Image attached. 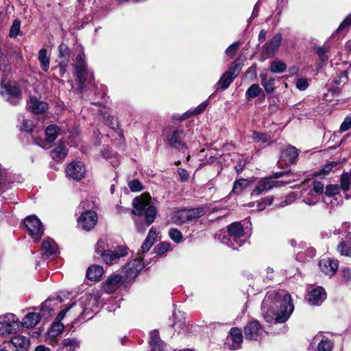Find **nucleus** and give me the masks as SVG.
<instances>
[{
	"instance_id": "f03ea898",
	"label": "nucleus",
	"mask_w": 351,
	"mask_h": 351,
	"mask_svg": "<svg viewBox=\"0 0 351 351\" xmlns=\"http://www.w3.org/2000/svg\"><path fill=\"white\" fill-rule=\"evenodd\" d=\"M73 66L74 75L81 91L93 84V73L87 68L84 52L81 51L77 55Z\"/></svg>"
},
{
	"instance_id": "dca6fc26",
	"label": "nucleus",
	"mask_w": 351,
	"mask_h": 351,
	"mask_svg": "<svg viewBox=\"0 0 351 351\" xmlns=\"http://www.w3.org/2000/svg\"><path fill=\"white\" fill-rule=\"evenodd\" d=\"M143 267L142 257L130 261L124 267L126 278L128 280L134 279L138 276L139 271L143 269Z\"/></svg>"
},
{
	"instance_id": "603ef678",
	"label": "nucleus",
	"mask_w": 351,
	"mask_h": 351,
	"mask_svg": "<svg viewBox=\"0 0 351 351\" xmlns=\"http://www.w3.org/2000/svg\"><path fill=\"white\" fill-rule=\"evenodd\" d=\"M340 187L338 184H330L326 188L325 194L328 196L335 195L339 193Z\"/></svg>"
},
{
	"instance_id": "69168bd1",
	"label": "nucleus",
	"mask_w": 351,
	"mask_h": 351,
	"mask_svg": "<svg viewBox=\"0 0 351 351\" xmlns=\"http://www.w3.org/2000/svg\"><path fill=\"white\" fill-rule=\"evenodd\" d=\"M351 24V16H348L344 21L340 24L338 29H343L348 27Z\"/></svg>"
},
{
	"instance_id": "5fc2aeb1",
	"label": "nucleus",
	"mask_w": 351,
	"mask_h": 351,
	"mask_svg": "<svg viewBox=\"0 0 351 351\" xmlns=\"http://www.w3.org/2000/svg\"><path fill=\"white\" fill-rule=\"evenodd\" d=\"M128 186L133 192H138L143 189L142 184L138 180H133L130 181Z\"/></svg>"
},
{
	"instance_id": "9d476101",
	"label": "nucleus",
	"mask_w": 351,
	"mask_h": 351,
	"mask_svg": "<svg viewBox=\"0 0 351 351\" xmlns=\"http://www.w3.org/2000/svg\"><path fill=\"white\" fill-rule=\"evenodd\" d=\"M25 226L32 239L38 241L44 233V228L40 219L34 216L27 217L24 220Z\"/></svg>"
},
{
	"instance_id": "a19ab883",
	"label": "nucleus",
	"mask_w": 351,
	"mask_h": 351,
	"mask_svg": "<svg viewBox=\"0 0 351 351\" xmlns=\"http://www.w3.org/2000/svg\"><path fill=\"white\" fill-rule=\"evenodd\" d=\"M337 249L341 255L351 257V243H339Z\"/></svg>"
},
{
	"instance_id": "4468645a",
	"label": "nucleus",
	"mask_w": 351,
	"mask_h": 351,
	"mask_svg": "<svg viewBox=\"0 0 351 351\" xmlns=\"http://www.w3.org/2000/svg\"><path fill=\"white\" fill-rule=\"evenodd\" d=\"M86 172V167L80 161L71 162L66 169V176L75 180H82L84 178Z\"/></svg>"
},
{
	"instance_id": "774afa93",
	"label": "nucleus",
	"mask_w": 351,
	"mask_h": 351,
	"mask_svg": "<svg viewBox=\"0 0 351 351\" xmlns=\"http://www.w3.org/2000/svg\"><path fill=\"white\" fill-rule=\"evenodd\" d=\"M178 174L180 176V178L182 181L186 180L189 178V173L185 169H178Z\"/></svg>"
},
{
	"instance_id": "b1692460",
	"label": "nucleus",
	"mask_w": 351,
	"mask_h": 351,
	"mask_svg": "<svg viewBox=\"0 0 351 351\" xmlns=\"http://www.w3.org/2000/svg\"><path fill=\"white\" fill-rule=\"evenodd\" d=\"M8 343L12 344L15 350H27L30 344L29 339L22 335L14 337Z\"/></svg>"
},
{
	"instance_id": "bf43d9fd",
	"label": "nucleus",
	"mask_w": 351,
	"mask_h": 351,
	"mask_svg": "<svg viewBox=\"0 0 351 351\" xmlns=\"http://www.w3.org/2000/svg\"><path fill=\"white\" fill-rule=\"evenodd\" d=\"M347 80V75L346 73H341L339 76L332 80V83L335 85H339L341 83H345Z\"/></svg>"
},
{
	"instance_id": "f3484780",
	"label": "nucleus",
	"mask_w": 351,
	"mask_h": 351,
	"mask_svg": "<svg viewBox=\"0 0 351 351\" xmlns=\"http://www.w3.org/2000/svg\"><path fill=\"white\" fill-rule=\"evenodd\" d=\"M321 271L329 277L333 276L339 267V261L331 258H325L319 261Z\"/></svg>"
},
{
	"instance_id": "f8f14e48",
	"label": "nucleus",
	"mask_w": 351,
	"mask_h": 351,
	"mask_svg": "<svg viewBox=\"0 0 351 351\" xmlns=\"http://www.w3.org/2000/svg\"><path fill=\"white\" fill-rule=\"evenodd\" d=\"M1 95L13 105H16L21 99V91L19 87L12 83H1Z\"/></svg>"
},
{
	"instance_id": "680f3d73",
	"label": "nucleus",
	"mask_w": 351,
	"mask_h": 351,
	"mask_svg": "<svg viewBox=\"0 0 351 351\" xmlns=\"http://www.w3.org/2000/svg\"><path fill=\"white\" fill-rule=\"evenodd\" d=\"M246 163V160L243 159H241L237 162V164L235 165L234 168L238 173H240L243 170Z\"/></svg>"
},
{
	"instance_id": "13d9d810",
	"label": "nucleus",
	"mask_w": 351,
	"mask_h": 351,
	"mask_svg": "<svg viewBox=\"0 0 351 351\" xmlns=\"http://www.w3.org/2000/svg\"><path fill=\"white\" fill-rule=\"evenodd\" d=\"M157 239H160V237L154 228H151L145 241H156Z\"/></svg>"
},
{
	"instance_id": "0e129e2a",
	"label": "nucleus",
	"mask_w": 351,
	"mask_h": 351,
	"mask_svg": "<svg viewBox=\"0 0 351 351\" xmlns=\"http://www.w3.org/2000/svg\"><path fill=\"white\" fill-rule=\"evenodd\" d=\"M67 65L68 62H66L65 60L59 62V70L61 76H64V73L66 72Z\"/></svg>"
},
{
	"instance_id": "bb28decb",
	"label": "nucleus",
	"mask_w": 351,
	"mask_h": 351,
	"mask_svg": "<svg viewBox=\"0 0 351 351\" xmlns=\"http://www.w3.org/2000/svg\"><path fill=\"white\" fill-rule=\"evenodd\" d=\"M40 319V316L36 313H29L23 319L21 325L27 328L34 327Z\"/></svg>"
},
{
	"instance_id": "49530a36",
	"label": "nucleus",
	"mask_w": 351,
	"mask_h": 351,
	"mask_svg": "<svg viewBox=\"0 0 351 351\" xmlns=\"http://www.w3.org/2000/svg\"><path fill=\"white\" fill-rule=\"evenodd\" d=\"M208 105V101H203L197 107H196L195 109H193L192 110H189L186 112V114H189L187 117L191 116V115L201 114L202 112H203L204 111V110L206 108Z\"/></svg>"
},
{
	"instance_id": "09e8293b",
	"label": "nucleus",
	"mask_w": 351,
	"mask_h": 351,
	"mask_svg": "<svg viewBox=\"0 0 351 351\" xmlns=\"http://www.w3.org/2000/svg\"><path fill=\"white\" fill-rule=\"evenodd\" d=\"M169 236L173 241H180L182 239L181 232L177 228H171L169 230Z\"/></svg>"
},
{
	"instance_id": "a211bd4d",
	"label": "nucleus",
	"mask_w": 351,
	"mask_h": 351,
	"mask_svg": "<svg viewBox=\"0 0 351 351\" xmlns=\"http://www.w3.org/2000/svg\"><path fill=\"white\" fill-rule=\"evenodd\" d=\"M184 133L182 130H177L173 131L167 136V141L169 145L178 149H186V145L183 142Z\"/></svg>"
},
{
	"instance_id": "72a5a7b5",
	"label": "nucleus",
	"mask_w": 351,
	"mask_h": 351,
	"mask_svg": "<svg viewBox=\"0 0 351 351\" xmlns=\"http://www.w3.org/2000/svg\"><path fill=\"white\" fill-rule=\"evenodd\" d=\"M38 60L41 69L45 72L47 71L50 66V58L46 49L43 48L38 51Z\"/></svg>"
},
{
	"instance_id": "a18cd8bd",
	"label": "nucleus",
	"mask_w": 351,
	"mask_h": 351,
	"mask_svg": "<svg viewBox=\"0 0 351 351\" xmlns=\"http://www.w3.org/2000/svg\"><path fill=\"white\" fill-rule=\"evenodd\" d=\"M21 32V22L19 20H14L10 29L9 36L11 38H16Z\"/></svg>"
},
{
	"instance_id": "e2e57ef3",
	"label": "nucleus",
	"mask_w": 351,
	"mask_h": 351,
	"mask_svg": "<svg viewBox=\"0 0 351 351\" xmlns=\"http://www.w3.org/2000/svg\"><path fill=\"white\" fill-rule=\"evenodd\" d=\"M295 197L296 195L294 193H291L286 197L283 204H280V206H284L285 205L291 204L295 199Z\"/></svg>"
},
{
	"instance_id": "393cba45",
	"label": "nucleus",
	"mask_w": 351,
	"mask_h": 351,
	"mask_svg": "<svg viewBox=\"0 0 351 351\" xmlns=\"http://www.w3.org/2000/svg\"><path fill=\"white\" fill-rule=\"evenodd\" d=\"M350 183L351 175L348 172L343 173L341 177L339 187L343 190L344 197L346 199L351 197Z\"/></svg>"
},
{
	"instance_id": "2eb2a0df",
	"label": "nucleus",
	"mask_w": 351,
	"mask_h": 351,
	"mask_svg": "<svg viewBox=\"0 0 351 351\" xmlns=\"http://www.w3.org/2000/svg\"><path fill=\"white\" fill-rule=\"evenodd\" d=\"M282 42L281 34H275L273 38L262 47V53L266 58L272 57L279 49Z\"/></svg>"
},
{
	"instance_id": "37998d69",
	"label": "nucleus",
	"mask_w": 351,
	"mask_h": 351,
	"mask_svg": "<svg viewBox=\"0 0 351 351\" xmlns=\"http://www.w3.org/2000/svg\"><path fill=\"white\" fill-rule=\"evenodd\" d=\"M261 92V88L258 84H252L246 91V97L247 98H254L257 97Z\"/></svg>"
},
{
	"instance_id": "e433bc0d",
	"label": "nucleus",
	"mask_w": 351,
	"mask_h": 351,
	"mask_svg": "<svg viewBox=\"0 0 351 351\" xmlns=\"http://www.w3.org/2000/svg\"><path fill=\"white\" fill-rule=\"evenodd\" d=\"M230 337L234 343L239 346L243 341L241 330L238 328H232L230 332Z\"/></svg>"
},
{
	"instance_id": "0eeeda50",
	"label": "nucleus",
	"mask_w": 351,
	"mask_h": 351,
	"mask_svg": "<svg viewBox=\"0 0 351 351\" xmlns=\"http://www.w3.org/2000/svg\"><path fill=\"white\" fill-rule=\"evenodd\" d=\"M76 303L71 304L69 307L61 311L57 315L55 321L52 323L50 329L48 331V341L49 343L53 346L57 343L56 337H58L64 330V325L61 323V321L65 316V314L69 308L75 306Z\"/></svg>"
},
{
	"instance_id": "2f4dec72",
	"label": "nucleus",
	"mask_w": 351,
	"mask_h": 351,
	"mask_svg": "<svg viewBox=\"0 0 351 351\" xmlns=\"http://www.w3.org/2000/svg\"><path fill=\"white\" fill-rule=\"evenodd\" d=\"M260 78L261 85L263 86L265 92L267 93H272L275 89V79L274 77H268L266 73H261Z\"/></svg>"
},
{
	"instance_id": "79ce46f5",
	"label": "nucleus",
	"mask_w": 351,
	"mask_h": 351,
	"mask_svg": "<svg viewBox=\"0 0 351 351\" xmlns=\"http://www.w3.org/2000/svg\"><path fill=\"white\" fill-rule=\"evenodd\" d=\"M333 347L332 343L328 339H322L318 343V351H331Z\"/></svg>"
},
{
	"instance_id": "6e6d98bb",
	"label": "nucleus",
	"mask_w": 351,
	"mask_h": 351,
	"mask_svg": "<svg viewBox=\"0 0 351 351\" xmlns=\"http://www.w3.org/2000/svg\"><path fill=\"white\" fill-rule=\"evenodd\" d=\"M239 45L240 43L239 42L234 43L226 49V53L230 57H233L237 51Z\"/></svg>"
},
{
	"instance_id": "ddd939ff",
	"label": "nucleus",
	"mask_w": 351,
	"mask_h": 351,
	"mask_svg": "<svg viewBox=\"0 0 351 351\" xmlns=\"http://www.w3.org/2000/svg\"><path fill=\"white\" fill-rule=\"evenodd\" d=\"M264 332L263 328L256 320L249 322L244 328L245 337L249 340H258Z\"/></svg>"
},
{
	"instance_id": "f704fd0d",
	"label": "nucleus",
	"mask_w": 351,
	"mask_h": 351,
	"mask_svg": "<svg viewBox=\"0 0 351 351\" xmlns=\"http://www.w3.org/2000/svg\"><path fill=\"white\" fill-rule=\"evenodd\" d=\"M60 132V128L55 125H49L45 130L46 140L48 143L53 142Z\"/></svg>"
},
{
	"instance_id": "c03bdc74",
	"label": "nucleus",
	"mask_w": 351,
	"mask_h": 351,
	"mask_svg": "<svg viewBox=\"0 0 351 351\" xmlns=\"http://www.w3.org/2000/svg\"><path fill=\"white\" fill-rule=\"evenodd\" d=\"M336 165L337 164L333 162L326 164L322 167V169L320 171L315 172L314 175L315 176H325L328 175L331 171L332 168Z\"/></svg>"
},
{
	"instance_id": "aec40b11",
	"label": "nucleus",
	"mask_w": 351,
	"mask_h": 351,
	"mask_svg": "<svg viewBox=\"0 0 351 351\" xmlns=\"http://www.w3.org/2000/svg\"><path fill=\"white\" fill-rule=\"evenodd\" d=\"M298 156V149L293 146H289L284 149L280 156V161L287 165H291L296 162Z\"/></svg>"
},
{
	"instance_id": "4be33fe9",
	"label": "nucleus",
	"mask_w": 351,
	"mask_h": 351,
	"mask_svg": "<svg viewBox=\"0 0 351 351\" xmlns=\"http://www.w3.org/2000/svg\"><path fill=\"white\" fill-rule=\"evenodd\" d=\"M29 110L34 114H42L48 109V104L43 101H40L36 97H30L27 104Z\"/></svg>"
},
{
	"instance_id": "c85d7f7f",
	"label": "nucleus",
	"mask_w": 351,
	"mask_h": 351,
	"mask_svg": "<svg viewBox=\"0 0 351 351\" xmlns=\"http://www.w3.org/2000/svg\"><path fill=\"white\" fill-rule=\"evenodd\" d=\"M237 74L234 70L225 72L219 80L218 84L223 90L226 89L236 77Z\"/></svg>"
},
{
	"instance_id": "423d86ee",
	"label": "nucleus",
	"mask_w": 351,
	"mask_h": 351,
	"mask_svg": "<svg viewBox=\"0 0 351 351\" xmlns=\"http://www.w3.org/2000/svg\"><path fill=\"white\" fill-rule=\"evenodd\" d=\"M287 174L286 172H280V173H276L274 175V177H269V178H265L261 179L258 184L256 185V188L253 190L252 195H259L261 193L266 192L274 187H278L281 186H284L289 183L288 181H278L275 180L274 179L278 178L283 175Z\"/></svg>"
},
{
	"instance_id": "39448f33",
	"label": "nucleus",
	"mask_w": 351,
	"mask_h": 351,
	"mask_svg": "<svg viewBox=\"0 0 351 351\" xmlns=\"http://www.w3.org/2000/svg\"><path fill=\"white\" fill-rule=\"evenodd\" d=\"M95 252L108 265H112L119 262V260L127 256L129 248L125 245L117 246L114 250H103L99 245L95 248Z\"/></svg>"
},
{
	"instance_id": "4d7b16f0",
	"label": "nucleus",
	"mask_w": 351,
	"mask_h": 351,
	"mask_svg": "<svg viewBox=\"0 0 351 351\" xmlns=\"http://www.w3.org/2000/svg\"><path fill=\"white\" fill-rule=\"evenodd\" d=\"M351 129V117H347L340 125L339 132H343Z\"/></svg>"
},
{
	"instance_id": "20e7f679",
	"label": "nucleus",
	"mask_w": 351,
	"mask_h": 351,
	"mask_svg": "<svg viewBox=\"0 0 351 351\" xmlns=\"http://www.w3.org/2000/svg\"><path fill=\"white\" fill-rule=\"evenodd\" d=\"M324 184L319 181H305L302 185L300 191L303 202L309 205H315L324 191Z\"/></svg>"
},
{
	"instance_id": "f257e3e1",
	"label": "nucleus",
	"mask_w": 351,
	"mask_h": 351,
	"mask_svg": "<svg viewBox=\"0 0 351 351\" xmlns=\"http://www.w3.org/2000/svg\"><path fill=\"white\" fill-rule=\"evenodd\" d=\"M294 310L291 295L285 290L270 291L262 302V312L268 323H284Z\"/></svg>"
},
{
	"instance_id": "1a4fd4ad",
	"label": "nucleus",
	"mask_w": 351,
	"mask_h": 351,
	"mask_svg": "<svg viewBox=\"0 0 351 351\" xmlns=\"http://www.w3.org/2000/svg\"><path fill=\"white\" fill-rule=\"evenodd\" d=\"M204 214L205 209L203 207L192 209H182L175 213L173 220L177 223L182 224L195 221Z\"/></svg>"
},
{
	"instance_id": "7c9ffc66",
	"label": "nucleus",
	"mask_w": 351,
	"mask_h": 351,
	"mask_svg": "<svg viewBox=\"0 0 351 351\" xmlns=\"http://www.w3.org/2000/svg\"><path fill=\"white\" fill-rule=\"evenodd\" d=\"M62 348L57 351H74L80 347V342L75 338L64 339L62 342Z\"/></svg>"
},
{
	"instance_id": "8fccbe9b",
	"label": "nucleus",
	"mask_w": 351,
	"mask_h": 351,
	"mask_svg": "<svg viewBox=\"0 0 351 351\" xmlns=\"http://www.w3.org/2000/svg\"><path fill=\"white\" fill-rule=\"evenodd\" d=\"M169 243H159L158 245L155 247L154 252L158 255H161L169 250Z\"/></svg>"
},
{
	"instance_id": "a878e982",
	"label": "nucleus",
	"mask_w": 351,
	"mask_h": 351,
	"mask_svg": "<svg viewBox=\"0 0 351 351\" xmlns=\"http://www.w3.org/2000/svg\"><path fill=\"white\" fill-rule=\"evenodd\" d=\"M58 252V247L56 243H43L41 253L43 258H48Z\"/></svg>"
},
{
	"instance_id": "58836bf2",
	"label": "nucleus",
	"mask_w": 351,
	"mask_h": 351,
	"mask_svg": "<svg viewBox=\"0 0 351 351\" xmlns=\"http://www.w3.org/2000/svg\"><path fill=\"white\" fill-rule=\"evenodd\" d=\"M59 56L58 58L60 61H66V62H69V59L70 56L69 48L68 46L64 43L60 45L58 47Z\"/></svg>"
},
{
	"instance_id": "864d4df0",
	"label": "nucleus",
	"mask_w": 351,
	"mask_h": 351,
	"mask_svg": "<svg viewBox=\"0 0 351 351\" xmlns=\"http://www.w3.org/2000/svg\"><path fill=\"white\" fill-rule=\"evenodd\" d=\"M308 80L304 77L298 78L295 82V86L300 90H304L308 87Z\"/></svg>"
},
{
	"instance_id": "338daca9",
	"label": "nucleus",
	"mask_w": 351,
	"mask_h": 351,
	"mask_svg": "<svg viewBox=\"0 0 351 351\" xmlns=\"http://www.w3.org/2000/svg\"><path fill=\"white\" fill-rule=\"evenodd\" d=\"M326 49L325 48H319L317 51V53L322 62H325L327 60L328 57L326 56Z\"/></svg>"
},
{
	"instance_id": "ea45409f",
	"label": "nucleus",
	"mask_w": 351,
	"mask_h": 351,
	"mask_svg": "<svg viewBox=\"0 0 351 351\" xmlns=\"http://www.w3.org/2000/svg\"><path fill=\"white\" fill-rule=\"evenodd\" d=\"M274 200L273 196H268L264 199L257 202L256 211H262L265 210L267 206H270Z\"/></svg>"
},
{
	"instance_id": "9b49d317",
	"label": "nucleus",
	"mask_w": 351,
	"mask_h": 351,
	"mask_svg": "<svg viewBox=\"0 0 351 351\" xmlns=\"http://www.w3.org/2000/svg\"><path fill=\"white\" fill-rule=\"evenodd\" d=\"M98 221L97 214L92 210L82 211L77 219V226L86 231L93 230Z\"/></svg>"
},
{
	"instance_id": "5701e85b",
	"label": "nucleus",
	"mask_w": 351,
	"mask_h": 351,
	"mask_svg": "<svg viewBox=\"0 0 351 351\" xmlns=\"http://www.w3.org/2000/svg\"><path fill=\"white\" fill-rule=\"evenodd\" d=\"M104 268L98 265H90L86 271V277L92 281H99L104 274Z\"/></svg>"
},
{
	"instance_id": "de8ad7c7",
	"label": "nucleus",
	"mask_w": 351,
	"mask_h": 351,
	"mask_svg": "<svg viewBox=\"0 0 351 351\" xmlns=\"http://www.w3.org/2000/svg\"><path fill=\"white\" fill-rule=\"evenodd\" d=\"M251 138L256 142H261L263 143H267L269 141V138L267 134L257 132H252Z\"/></svg>"
},
{
	"instance_id": "052dcab7",
	"label": "nucleus",
	"mask_w": 351,
	"mask_h": 351,
	"mask_svg": "<svg viewBox=\"0 0 351 351\" xmlns=\"http://www.w3.org/2000/svg\"><path fill=\"white\" fill-rule=\"evenodd\" d=\"M341 273L343 278L346 282L351 280V269L349 267L342 268Z\"/></svg>"
},
{
	"instance_id": "6e6552de",
	"label": "nucleus",
	"mask_w": 351,
	"mask_h": 351,
	"mask_svg": "<svg viewBox=\"0 0 351 351\" xmlns=\"http://www.w3.org/2000/svg\"><path fill=\"white\" fill-rule=\"evenodd\" d=\"M20 328L19 318L13 313L0 315V335L16 333Z\"/></svg>"
},
{
	"instance_id": "473e14b6",
	"label": "nucleus",
	"mask_w": 351,
	"mask_h": 351,
	"mask_svg": "<svg viewBox=\"0 0 351 351\" xmlns=\"http://www.w3.org/2000/svg\"><path fill=\"white\" fill-rule=\"evenodd\" d=\"M67 155L65 145L60 143L51 152L52 158L58 162L62 161Z\"/></svg>"
},
{
	"instance_id": "412c9836",
	"label": "nucleus",
	"mask_w": 351,
	"mask_h": 351,
	"mask_svg": "<svg viewBox=\"0 0 351 351\" xmlns=\"http://www.w3.org/2000/svg\"><path fill=\"white\" fill-rule=\"evenodd\" d=\"M121 280V276L119 274L111 275L102 283V289L106 293H112L119 288Z\"/></svg>"
},
{
	"instance_id": "c9c22d12",
	"label": "nucleus",
	"mask_w": 351,
	"mask_h": 351,
	"mask_svg": "<svg viewBox=\"0 0 351 351\" xmlns=\"http://www.w3.org/2000/svg\"><path fill=\"white\" fill-rule=\"evenodd\" d=\"M250 184L247 179H239L234 182L232 193L234 194H241Z\"/></svg>"
},
{
	"instance_id": "6ab92c4d",
	"label": "nucleus",
	"mask_w": 351,
	"mask_h": 351,
	"mask_svg": "<svg viewBox=\"0 0 351 351\" xmlns=\"http://www.w3.org/2000/svg\"><path fill=\"white\" fill-rule=\"evenodd\" d=\"M326 298L325 290L318 287L311 290L308 294L307 300L311 305H319Z\"/></svg>"
},
{
	"instance_id": "cd10ccee",
	"label": "nucleus",
	"mask_w": 351,
	"mask_h": 351,
	"mask_svg": "<svg viewBox=\"0 0 351 351\" xmlns=\"http://www.w3.org/2000/svg\"><path fill=\"white\" fill-rule=\"evenodd\" d=\"M149 344L152 351H161L164 347V343L160 340L157 330L150 332Z\"/></svg>"
},
{
	"instance_id": "7ed1b4c3",
	"label": "nucleus",
	"mask_w": 351,
	"mask_h": 351,
	"mask_svg": "<svg viewBox=\"0 0 351 351\" xmlns=\"http://www.w3.org/2000/svg\"><path fill=\"white\" fill-rule=\"evenodd\" d=\"M150 199L149 195L143 193L140 197H136L133 202V213L138 216L145 215L148 225L154 222L156 215V210L150 204Z\"/></svg>"
},
{
	"instance_id": "c756f323",
	"label": "nucleus",
	"mask_w": 351,
	"mask_h": 351,
	"mask_svg": "<svg viewBox=\"0 0 351 351\" xmlns=\"http://www.w3.org/2000/svg\"><path fill=\"white\" fill-rule=\"evenodd\" d=\"M228 232L234 239H239L243 234V226L240 222L232 223L228 226Z\"/></svg>"
},
{
	"instance_id": "3c124183",
	"label": "nucleus",
	"mask_w": 351,
	"mask_h": 351,
	"mask_svg": "<svg viewBox=\"0 0 351 351\" xmlns=\"http://www.w3.org/2000/svg\"><path fill=\"white\" fill-rule=\"evenodd\" d=\"M34 127V123L32 120L26 119L23 118L22 125L21 130L25 132H32Z\"/></svg>"
},
{
	"instance_id": "4c0bfd02",
	"label": "nucleus",
	"mask_w": 351,
	"mask_h": 351,
	"mask_svg": "<svg viewBox=\"0 0 351 351\" xmlns=\"http://www.w3.org/2000/svg\"><path fill=\"white\" fill-rule=\"evenodd\" d=\"M287 69L285 63L280 60H274L271 62L270 70L275 73H283Z\"/></svg>"
}]
</instances>
